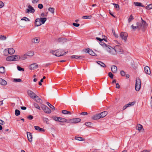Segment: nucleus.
Returning a JSON list of instances; mask_svg holds the SVG:
<instances>
[{
	"label": "nucleus",
	"instance_id": "473e14b6",
	"mask_svg": "<svg viewBox=\"0 0 152 152\" xmlns=\"http://www.w3.org/2000/svg\"><path fill=\"white\" fill-rule=\"evenodd\" d=\"M92 18L91 15L89 16H84L82 17L83 19H91Z\"/></svg>",
	"mask_w": 152,
	"mask_h": 152
},
{
	"label": "nucleus",
	"instance_id": "cd10ccee",
	"mask_svg": "<svg viewBox=\"0 0 152 152\" xmlns=\"http://www.w3.org/2000/svg\"><path fill=\"white\" fill-rule=\"evenodd\" d=\"M58 119V121L61 122H67L68 121L66 119L64 118L59 117V119Z\"/></svg>",
	"mask_w": 152,
	"mask_h": 152
},
{
	"label": "nucleus",
	"instance_id": "dca6fc26",
	"mask_svg": "<svg viewBox=\"0 0 152 152\" xmlns=\"http://www.w3.org/2000/svg\"><path fill=\"white\" fill-rule=\"evenodd\" d=\"M28 95L31 98L33 99L35 96V94L33 91L31 90H28L27 91Z\"/></svg>",
	"mask_w": 152,
	"mask_h": 152
},
{
	"label": "nucleus",
	"instance_id": "f3484780",
	"mask_svg": "<svg viewBox=\"0 0 152 152\" xmlns=\"http://www.w3.org/2000/svg\"><path fill=\"white\" fill-rule=\"evenodd\" d=\"M144 71L148 75L151 74L150 69L148 66H146L144 67Z\"/></svg>",
	"mask_w": 152,
	"mask_h": 152
},
{
	"label": "nucleus",
	"instance_id": "bb28decb",
	"mask_svg": "<svg viewBox=\"0 0 152 152\" xmlns=\"http://www.w3.org/2000/svg\"><path fill=\"white\" fill-rule=\"evenodd\" d=\"M27 56H32L34 55V52L32 51L28 52L26 53Z\"/></svg>",
	"mask_w": 152,
	"mask_h": 152
},
{
	"label": "nucleus",
	"instance_id": "72a5a7b5",
	"mask_svg": "<svg viewBox=\"0 0 152 152\" xmlns=\"http://www.w3.org/2000/svg\"><path fill=\"white\" fill-rule=\"evenodd\" d=\"M47 104L52 110H55V109L54 107L49 102H47Z\"/></svg>",
	"mask_w": 152,
	"mask_h": 152
},
{
	"label": "nucleus",
	"instance_id": "13d9d810",
	"mask_svg": "<svg viewBox=\"0 0 152 152\" xmlns=\"http://www.w3.org/2000/svg\"><path fill=\"white\" fill-rule=\"evenodd\" d=\"M73 25L75 26V27H78V26H80V24H79V23H73V24H72Z\"/></svg>",
	"mask_w": 152,
	"mask_h": 152
},
{
	"label": "nucleus",
	"instance_id": "338daca9",
	"mask_svg": "<svg viewBox=\"0 0 152 152\" xmlns=\"http://www.w3.org/2000/svg\"><path fill=\"white\" fill-rule=\"evenodd\" d=\"M5 122L2 120L0 119V124L1 125L4 124Z\"/></svg>",
	"mask_w": 152,
	"mask_h": 152
},
{
	"label": "nucleus",
	"instance_id": "1a4fd4ad",
	"mask_svg": "<svg viewBox=\"0 0 152 152\" xmlns=\"http://www.w3.org/2000/svg\"><path fill=\"white\" fill-rule=\"evenodd\" d=\"M38 67V65L37 63H34L31 64L29 67L30 70H33L36 69Z\"/></svg>",
	"mask_w": 152,
	"mask_h": 152
},
{
	"label": "nucleus",
	"instance_id": "8fccbe9b",
	"mask_svg": "<svg viewBox=\"0 0 152 152\" xmlns=\"http://www.w3.org/2000/svg\"><path fill=\"white\" fill-rule=\"evenodd\" d=\"M38 7L40 9H42L43 7V5L42 4H38Z\"/></svg>",
	"mask_w": 152,
	"mask_h": 152
},
{
	"label": "nucleus",
	"instance_id": "6e6d98bb",
	"mask_svg": "<svg viewBox=\"0 0 152 152\" xmlns=\"http://www.w3.org/2000/svg\"><path fill=\"white\" fill-rule=\"evenodd\" d=\"M121 76H125V73L124 71L122 70L121 71Z\"/></svg>",
	"mask_w": 152,
	"mask_h": 152
},
{
	"label": "nucleus",
	"instance_id": "4468645a",
	"mask_svg": "<svg viewBox=\"0 0 152 152\" xmlns=\"http://www.w3.org/2000/svg\"><path fill=\"white\" fill-rule=\"evenodd\" d=\"M8 51V53L10 54H13L15 52V50L14 49L12 48H10L8 49V50H5L4 51V52H7Z\"/></svg>",
	"mask_w": 152,
	"mask_h": 152
},
{
	"label": "nucleus",
	"instance_id": "864d4df0",
	"mask_svg": "<svg viewBox=\"0 0 152 152\" xmlns=\"http://www.w3.org/2000/svg\"><path fill=\"white\" fill-rule=\"evenodd\" d=\"M108 76L110 77L111 78H113V75L111 72H110L108 73Z\"/></svg>",
	"mask_w": 152,
	"mask_h": 152
},
{
	"label": "nucleus",
	"instance_id": "f8f14e48",
	"mask_svg": "<svg viewBox=\"0 0 152 152\" xmlns=\"http://www.w3.org/2000/svg\"><path fill=\"white\" fill-rule=\"evenodd\" d=\"M85 51L86 52H87L90 55L95 56L96 55V54L93 52V51L91 49L89 48L86 49L85 50Z\"/></svg>",
	"mask_w": 152,
	"mask_h": 152
},
{
	"label": "nucleus",
	"instance_id": "69168bd1",
	"mask_svg": "<svg viewBox=\"0 0 152 152\" xmlns=\"http://www.w3.org/2000/svg\"><path fill=\"white\" fill-rule=\"evenodd\" d=\"M34 128L36 130H39L40 127L38 126H34Z\"/></svg>",
	"mask_w": 152,
	"mask_h": 152
},
{
	"label": "nucleus",
	"instance_id": "603ef678",
	"mask_svg": "<svg viewBox=\"0 0 152 152\" xmlns=\"http://www.w3.org/2000/svg\"><path fill=\"white\" fill-rule=\"evenodd\" d=\"M59 117H54L53 118V119L55 121H58L59 119Z\"/></svg>",
	"mask_w": 152,
	"mask_h": 152
},
{
	"label": "nucleus",
	"instance_id": "58836bf2",
	"mask_svg": "<svg viewBox=\"0 0 152 152\" xmlns=\"http://www.w3.org/2000/svg\"><path fill=\"white\" fill-rule=\"evenodd\" d=\"M54 8L52 7H50L48 9V10L52 13L53 14L54 12Z\"/></svg>",
	"mask_w": 152,
	"mask_h": 152
},
{
	"label": "nucleus",
	"instance_id": "c85d7f7f",
	"mask_svg": "<svg viewBox=\"0 0 152 152\" xmlns=\"http://www.w3.org/2000/svg\"><path fill=\"white\" fill-rule=\"evenodd\" d=\"M96 63H97V64H98L100 65L102 67H104L106 66V65L104 63H103L100 61H96Z\"/></svg>",
	"mask_w": 152,
	"mask_h": 152
},
{
	"label": "nucleus",
	"instance_id": "2eb2a0df",
	"mask_svg": "<svg viewBox=\"0 0 152 152\" xmlns=\"http://www.w3.org/2000/svg\"><path fill=\"white\" fill-rule=\"evenodd\" d=\"M27 137L28 140L30 142H31L32 141V134L30 132H27Z\"/></svg>",
	"mask_w": 152,
	"mask_h": 152
},
{
	"label": "nucleus",
	"instance_id": "39448f33",
	"mask_svg": "<svg viewBox=\"0 0 152 152\" xmlns=\"http://www.w3.org/2000/svg\"><path fill=\"white\" fill-rule=\"evenodd\" d=\"M114 49L116 53H118L120 54L123 52V50L119 45H115L114 47Z\"/></svg>",
	"mask_w": 152,
	"mask_h": 152
},
{
	"label": "nucleus",
	"instance_id": "6ab92c4d",
	"mask_svg": "<svg viewBox=\"0 0 152 152\" xmlns=\"http://www.w3.org/2000/svg\"><path fill=\"white\" fill-rule=\"evenodd\" d=\"M111 70L113 73H116L117 72V68L115 65H112L111 66Z\"/></svg>",
	"mask_w": 152,
	"mask_h": 152
},
{
	"label": "nucleus",
	"instance_id": "393cba45",
	"mask_svg": "<svg viewBox=\"0 0 152 152\" xmlns=\"http://www.w3.org/2000/svg\"><path fill=\"white\" fill-rule=\"evenodd\" d=\"M101 118L99 113L94 115L92 118L93 120H97Z\"/></svg>",
	"mask_w": 152,
	"mask_h": 152
},
{
	"label": "nucleus",
	"instance_id": "412c9836",
	"mask_svg": "<svg viewBox=\"0 0 152 152\" xmlns=\"http://www.w3.org/2000/svg\"><path fill=\"white\" fill-rule=\"evenodd\" d=\"M33 99H34L37 102L40 103H41L42 100L39 98V96L36 95L33 98Z\"/></svg>",
	"mask_w": 152,
	"mask_h": 152
},
{
	"label": "nucleus",
	"instance_id": "f03ea898",
	"mask_svg": "<svg viewBox=\"0 0 152 152\" xmlns=\"http://www.w3.org/2000/svg\"><path fill=\"white\" fill-rule=\"evenodd\" d=\"M18 58L17 55H12L8 56L6 58V60L8 61H18Z\"/></svg>",
	"mask_w": 152,
	"mask_h": 152
},
{
	"label": "nucleus",
	"instance_id": "e2e57ef3",
	"mask_svg": "<svg viewBox=\"0 0 152 152\" xmlns=\"http://www.w3.org/2000/svg\"><path fill=\"white\" fill-rule=\"evenodd\" d=\"M96 39L97 40H99L100 42H101L104 39H101L99 37H96Z\"/></svg>",
	"mask_w": 152,
	"mask_h": 152
},
{
	"label": "nucleus",
	"instance_id": "de8ad7c7",
	"mask_svg": "<svg viewBox=\"0 0 152 152\" xmlns=\"http://www.w3.org/2000/svg\"><path fill=\"white\" fill-rule=\"evenodd\" d=\"M22 80L20 78L19 79H14L13 80V81L15 82H20Z\"/></svg>",
	"mask_w": 152,
	"mask_h": 152
},
{
	"label": "nucleus",
	"instance_id": "e433bc0d",
	"mask_svg": "<svg viewBox=\"0 0 152 152\" xmlns=\"http://www.w3.org/2000/svg\"><path fill=\"white\" fill-rule=\"evenodd\" d=\"M5 71L4 67L3 66L0 67V73H3Z\"/></svg>",
	"mask_w": 152,
	"mask_h": 152
},
{
	"label": "nucleus",
	"instance_id": "423d86ee",
	"mask_svg": "<svg viewBox=\"0 0 152 152\" xmlns=\"http://www.w3.org/2000/svg\"><path fill=\"white\" fill-rule=\"evenodd\" d=\"M81 121V119L79 118H72L68 120L67 123L75 124Z\"/></svg>",
	"mask_w": 152,
	"mask_h": 152
},
{
	"label": "nucleus",
	"instance_id": "2f4dec72",
	"mask_svg": "<svg viewBox=\"0 0 152 152\" xmlns=\"http://www.w3.org/2000/svg\"><path fill=\"white\" fill-rule=\"evenodd\" d=\"M135 104V102H129L128 104H126V105H127V107H131V106L134 105Z\"/></svg>",
	"mask_w": 152,
	"mask_h": 152
},
{
	"label": "nucleus",
	"instance_id": "f704fd0d",
	"mask_svg": "<svg viewBox=\"0 0 152 152\" xmlns=\"http://www.w3.org/2000/svg\"><path fill=\"white\" fill-rule=\"evenodd\" d=\"M62 113L64 114H71V113L70 112L66 110H63L62 111Z\"/></svg>",
	"mask_w": 152,
	"mask_h": 152
},
{
	"label": "nucleus",
	"instance_id": "aec40b11",
	"mask_svg": "<svg viewBox=\"0 0 152 152\" xmlns=\"http://www.w3.org/2000/svg\"><path fill=\"white\" fill-rule=\"evenodd\" d=\"M84 58V56H76V55H73L71 56V58H79V59H83Z\"/></svg>",
	"mask_w": 152,
	"mask_h": 152
},
{
	"label": "nucleus",
	"instance_id": "9b49d317",
	"mask_svg": "<svg viewBox=\"0 0 152 152\" xmlns=\"http://www.w3.org/2000/svg\"><path fill=\"white\" fill-rule=\"evenodd\" d=\"M42 108L44 112L46 113H50L51 112V110L45 105H43L42 107Z\"/></svg>",
	"mask_w": 152,
	"mask_h": 152
},
{
	"label": "nucleus",
	"instance_id": "774afa93",
	"mask_svg": "<svg viewBox=\"0 0 152 152\" xmlns=\"http://www.w3.org/2000/svg\"><path fill=\"white\" fill-rule=\"evenodd\" d=\"M140 152H150V150H144L143 151H141Z\"/></svg>",
	"mask_w": 152,
	"mask_h": 152
},
{
	"label": "nucleus",
	"instance_id": "9d476101",
	"mask_svg": "<svg viewBox=\"0 0 152 152\" xmlns=\"http://www.w3.org/2000/svg\"><path fill=\"white\" fill-rule=\"evenodd\" d=\"M18 58V61L20 60H25L27 58V56L26 53L21 55L20 56L17 55Z\"/></svg>",
	"mask_w": 152,
	"mask_h": 152
},
{
	"label": "nucleus",
	"instance_id": "c756f323",
	"mask_svg": "<svg viewBox=\"0 0 152 152\" xmlns=\"http://www.w3.org/2000/svg\"><path fill=\"white\" fill-rule=\"evenodd\" d=\"M134 4L136 6H140L143 7H144L143 5H142V3L140 2H135L134 3Z\"/></svg>",
	"mask_w": 152,
	"mask_h": 152
},
{
	"label": "nucleus",
	"instance_id": "680f3d73",
	"mask_svg": "<svg viewBox=\"0 0 152 152\" xmlns=\"http://www.w3.org/2000/svg\"><path fill=\"white\" fill-rule=\"evenodd\" d=\"M33 118V116L31 115H29L28 117V118L30 120H32Z\"/></svg>",
	"mask_w": 152,
	"mask_h": 152
},
{
	"label": "nucleus",
	"instance_id": "c9c22d12",
	"mask_svg": "<svg viewBox=\"0 0 152 152\" xmlns=\"http://www.w3.org/2000/svg\"><path fill=\"white\" fill-rule=\"evenodd\" d=\"M145 9L148 10H150L152 9V4H151L148 5L145 7Z\"/></svg>",
	"mask_w": 152,
	"mask_h": 152
},
{
	"label": "nucleus",
	"instance_id": "ddd939ff",
	"mask_svg": "<svg viewBox=\"0 0 152 152\" xmlns=\"http://www.w3.org/2000/svg\"><path fill=\"white\" fill-rule=\"evenodd\" d=\"M31 41L33 43H38L40 41V38L38 37H35L32 39Z\"/></svg>",
	"mask_w": 152,
	"mask_h": 152
},
{
	"label": "nucleus",
	"instance_id": "5701e85b",
	"mask_svg": "<svg viewBox=\"0 0 152 152\" xmlns=\"http://www.w3.org/2000/svg\"><path fill=\"white\" fill-rule=\"evenodd\" d=\"M142 129H143V126L140 124H137L136 126V129L139 132H140Z\"/></svg>",
	"mask_w": 152,
	"mask_h": 152
},
{
	"label": "nucleus",
	"instance_id": "20e7f679",
	"mask_svg": "<svg viewBox=\"0 0 152 152\" xmlns=\"http://www.w3.org/2000/svg\"><path fill=\"white\" fill-rule=\"evenodd\" d=\"M106 50L111 55H113L116 54L114 48L112 47L109 45H108V47L106 48Z\"/></svg>",
	"mask_w": 152,
	"mask_h": 152
},
{
	"label": "nucleus",
	"instance_id": "a878e982",
	"mask_svg": "<svg viewBox=\"0 0 152 152\" xmlns=\"http://www.w3.org/2000/svg\"><path fill=\"white\" fill-rule=\"evenodd\" d=\"M39 19L40 21L41 25L44 24L47 20V18H39Z\"/></svg>",
	"mask_w": 152,
	"mask_h": 152
},
{
	"label": "nucleus",
	"instance_id": "a18cd8bd",
	"mask_svg": "<svg viewBox=\"0 0 152 152\" xmlns=\"http://www.w3.org/2000/svg\"><path fill=\"white\" fill-rule=\"evenodd\" d=\"M100 45L102 46L103 47L105 48L106 49V48H107L108 47V45H107L106 44H105L104 43L101 42Z\"/></svg>",
	"mask_w": 152,
	"mask_h": 152
},
{
	"label": "nucleus",
	"instance_id": "a19ab883",
	"mask_svg": "<svg viewBox=\"0 0 152 152\" xmlns=\"http://www.w3.org/2000/svg\"><path fill=\"white\" fill-rule=\"evenodd\" d=\"M65 39L63 38H60L58 39V41L59 42H62L65 40Z\"/></svg>",
	"mask_w": 152,
	"mask_h": 152
},
{
	"label": "nucleus",
	"instance_id": "052dcab7",
	"mask_svg": "<svg viewBox=\"0 0 152 152\" xmlns=\"http://www.w3.org/2000/svg\"><path fill=\"white\" fill-rule=\"evenodd\" d=\"M39 0H32V2L33 4H36L39 1Z\"/></svg>",
	"mask_w": 152,
	"mask_h": 152
},
{
	"label": "nucleus",
	"instance_id": "79ce46f5",
	"mask_svg": "<svg viewBox=\"0 0 152 152\" xmlns=\"http://www.w3.org/2000/svg\"><path fill=\"white\" fill-rule=\"evenodd\" d=\"M6 38V37L4 35H0V39L1 40H5Z\"/></svg>",
	"mask_w": 152,
	"mask_h": 152
},
{
	"label": "nucleus",
	"instance_id": "ea45409f",
	"mask_svg": "<svg viewBox=\"0 0 152 152\" xmlns=\"http://www.w3.org/2000/svg\"><path fill=\"white\" fill-rule=\"evenodd\" d=\"M112 4L115 7L117 10H119V7L118 4L115 3H113Z\"/></svg>",
	"mask_w": 152,
	"mask_h": 152
},
{
	"label": "nucleus",
	"instance_id": "a211bd4d",
	"mask_svg": "<svg viewBox=\"0 0 152 152\" xmlns=\"http://www.w3.org/2000/svg\"><path fill=\"white\" fill-rule=\"evenodd\" d=\"M39 18L36 19L35 20V26H38L41 25L40 21Z\"/></svg>",
	"mask_w": 152,
	"mask_h": 152
},
{
	"label": "nucleus",
	"instance_id": "5fc2aeb1",
	"mask_svg": "<svg viewBox=\"0 0 152 152\" xmlns=\"http://www.w3.org/2000/svg\"><path fill=\"white\" fill-rule=\"evenodd\" d=\"M43 120H44V121L46 122L47 124H48V118H43Z\"/></svg>",
	"mask_w": 152,
	"mask_h": 152
},
{
	"label": "nucleus",
	"instance_id": "4d7b16f0",
	"mask_svg": "<svg viewBox=\"0 0 152 152\" xmlns=\"http://www.w3.org/2000/svg\"><path fill=\"white\" fill-rule=\"evenodd\" d=\"M91 122H86L85 123V125L88 126H90L91 125Z\"/></svg>",
	"mask_w": 152,
	"mask_h": 152
},
{
	"label": "nucleus",
	"instance_id": "0eeeda50",
	"mask_svg": "<svg viewBox=\"0 0 152 152\" xmlns=\"http://www.w3.org/2000/svg\"><path fill=\"white\" fill-rule=\"evenodd\" d=\"M120 36L122 39L126 42L127 39L128 34L126 32H122L120 33Z\"/></svg>",
	"mask_w": 152,
	"mask_h": 152
},
{
	"label": "nucleus",
	"instance_id": "09e8293b",
	"mask_svg": "<svg viewBox=\"0 0 152 152\" xmlns=\"http://www.w3.org/2000/svg\"><path fill=\"white\" fill-rule=\"evenodd\" d=\"M17 69L19 71H24V69L23 68L18 66H17Z\"/></svg>",
	"mask_w": 152,
	"mask_h": 152
},
{
	"label": "nucleus",
	"instance_id": "c03bdc74",
	"mask_svg": "<svg viewBox=\"0 0 152 152\" xmlns=\"http://www.w3.org/2000/svg\"><path fill=\"white\" fill-rule=\"evenodd\" d=\"M34 107L36 108H37L39 110H40V107L38 105L37 103H34Z\"/></svg>",
	"mask_w": 152,
	"mask_h": 152
},
{
	"label": "nucleus",
	"instance_id": "7c9ffc66",
	"mask_svg": "<svg viewBox=\"0 0 152 152\" xmlns=\"http://www.w3.org/2000/svg\"><path fill=\"white\" fill-rule=\"evenodd\" d=\"M75 139L76 140L80 141H83L85 140L84 139H83L81 137H78L77 136H75Z\"/></svg>",
	"mask_w": 152,
	"mask_h": 152
},
{
	"label": "nucleus",
	"instance_id": "f257e3e1",
	"mask_svg": "<svg viewBox=\"0 0 152 152\" xmlns=\"http://www.w3.org/2000/svg\"><path fill=\"white\" fill-rule=\"evenodd\" d=\"M50 53L57 56H63L67 53V52H64L63 50L61 49H59L56 50H51Z\"/></svg>",
	"mask_w": 152,
	"mask_h": 152
},
{
	"label": "nucleus",
	"instance_id": "4c0bfd02",
	"mask_svg": "<svg viewBox=\"0 0 152 152\" xmlns=\"http://www.w3.org/2000/svg\"><path fill=\"white\" fill-rule=\"evenodd\" d=\"M20 112L18 110H16L15 111V114L16 116H18L20 115Z\"/></svg>",
	"mask_w": 152,
	"mask_h": 152
},
{
	"label": "nucleus",
	"instance_id": "49530a36",
	"mask_svg": "<svg viewBox=\"0 0 152 152\" xmlns=\"http://www.w3.org/2000/svg\"><path fill=\"white\" fill-rule=\"evenodd\" d=\"M21 20H25L26 21H30V20L28 18H27V17H24L23 18H21Z\"/></svg>",
	"mask_w": 152,
	"mask_h": 152
},
{
	"label": "nucleus",
	"instance_id": "4be33fe9",
	"mask_svg": "<svg viewBox=\"0 0 152 152\" xmlns=\"http://www.w3.org/2000/svg\"><path fill=\"white\" fill-rule=\"evenodd\" d=\"M101 118H103L105 117L107 114V112L106 111H105L99 113Z\"/></svg>",
	"mask_w": 152,
	"mask_h": 152
},
{
	"label": "nucleus",
	"instance_id": "b1692460",
	"mask_svg": "<svg viewBox=\"0 0 152 152\" xmlns=\"http://www.w3.org/2000/svg\"><path fill=\"white\" fill-rule=\"evenodd\" d=\"M0 84L2 85H6L7 84V82L5 80L0 78Z\"/></svg>",
	"mask_w": 152,
	"mask_h": 152
},
{
	"label": "nucleus",
	"instance_id": "6e6552de",
	"mask_svg": "<svg viewBox=\"0 0 152 152\" xmlns=\"http://www.w3.org/2000/svg\"><path fill=\"white\" fill-rule=\"evenodd\" d=\"M28 8L26 10V12L27 13H34L35 10L34 8L30 5H28Z\"/></svg>",
	"mask_w": 152,
	"mask_h": 152
},
{
	"label": "nucleus",
	"instance_id": "7ed1b4c3",
	"mask_svg": "<svg viewBox=\"0 0 152 152\" xmlns=\"http://www.w3.org/2000/svg\"><path fill=\"white\" fill-rule=\"evenodd\" d=\"M141 87V81L138 78L136 80L135 89L136 91H138Z\"/></svg>",
	"mask_w": 152,
	"mask_h": 152
},
{
	"label": "nucleus",
	"instance_id": "bf43d9fd",
	"mask_svg": "<svg viewBox=\"0 0 152 152\" xmlns=\"http://www.w3.org/2000/svg\"><path fill=\"white\" fill-rule=\"evenodd\" d=\"M4 4L3 3L2 1H0V8L3 7L4 6Z\"/></svg>",
	"mask_w": 152,
	"mask_h": 152
},
{
	"label": "nucleus",
	"instance_id": "37998d69",
	"mask_svg": "<svg viewBox=\"0 0 152 152\" xmlns=\"http://www.w3.org/2000/svg\"><path fill=\"white\" fill-rule=\"evenodd\" d=\"M134 18H133V16L132 15H131L129 18L128 19V21L129 23L131 22L132 20Z\"/></svg>",
	"mask_w": 152,
	"mask_h": 152
},
{
	"label": "nucleus",
	"instance_id": "3c124183",
	"mask_svg": "<svg viewBox=\"0 0 152 152\" xmlns=\"http://www.w3.org/2000/svg\"><path fill=\"white\" fill-rule=\"evenodd\" d=\"M112 31L113 34L114 35L115 37L116 38L118 37V35L115 34V31H114V30H112Z\"/></svg>",
	"mask_w": 152,
	"mask_h": 152
},
{
	"label": "nucleus",
	"instance_id": "0e129e2a",
	"mask_svg": "<svg viewBox=\"0 0 152 152\" xmlns=\"http://www.w3.org/2000/svg\"><path fill=\"white\" fill-rule=\"evenodd\" d=\"M142 24L143 25L145 26V24H146V22H145V21L143 20H142Z\"/></svg>",
	"mask_w": 152,
	"mask_h": 152
}]
</instances>
